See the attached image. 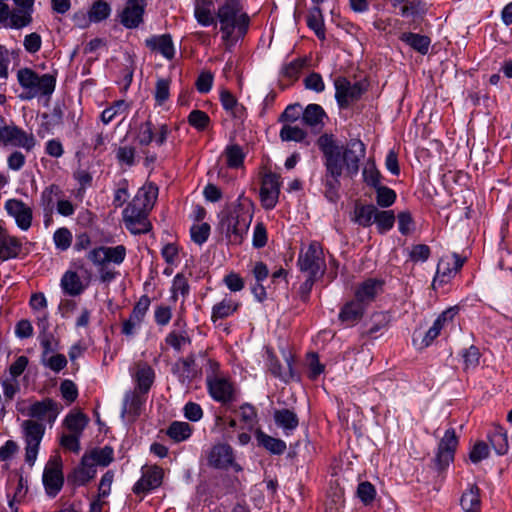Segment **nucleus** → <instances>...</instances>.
<instances>
[{"instance_id":"nucleus-1","label":"nucleus","mask_w":512,"mask_h":512,"mask_svg":"<svg viewBox=\"0 0 512 512\" xmlns=\"http://www.w3.org/2000/svg\"><path fill=\"white\" fill-rule=\"evenodd\" d=\"M323 155L325 174L322 178L324 195L332 203L340 197V177L354 178L360 168V162L366 155V146L358 138L350 139L345 146L340 145L333 134L324 133L316 142Z\"/></svg>"},{"instance_id":"nucleus-2","label":"nucleus","mask_w":512,"mask_h":512,"mask_svg":"<svg viewBox=\"0 0 512 512\" xmlns=\"http://www.w3.org/2000/svg\"><path fill=\"white\" fill-rule=\"evenodd\" d=\"M253 218L252 202L239 196L236 202L227 205L220 213V225L233 245L242 244Z\"/></svg>"},{"instance_id":"nucleus-3","label":"nucleus","mask_w":512,"mask_h":512,"mask_svg":"<svg viewBox=\"0 0 512 512\" xmlns=\"http://www.w3.org/2000/svg\"><path fill=\"white\" fill-rule=\"evenodd\" d=\"M222 39L227 45H234L248 31L250 18L242 12L239 0H226L217 11Z\"/></svg>"},{"instance_id":"nucleus-4","label":"nucleus","mask_w":512,"mask_h":512,"mask_svg":"<svg viewBox=\"0 0 512 512\" xmlns=\"http://www.w3.org/2000/svg\"><path fill=\"white\" fill-rule=\"evenodd\" d=\"M17 80L23 92L21 100H31L36 97H50L56 87V76L50 73L39 75L33 69L24 67L17 71Z\"/></svg>"},{"instance_id":"nucleus-5","label":"nucleus","mask_w":512,"mask_h":512,"mask_svg":"<svg viewBox=\"0 0 512 512\" xmlns=\"http://www.w3.org/2000/svg\"><path fill=\"white\" fill-rule=\"evenodd\" d=\"M297 265L302 272L321 278L326 270V263L321 245L313 241L309 244L308 248L299 253Z\"/></svg>"},{"instance_id":"nucleus-6","label":"nucleus","mask_w":512,"mask_h":512,"mask_svg":"<svg viewBox=\"0 0 512 512\" xmlns=\"http://www.w3.org/2000/svg\"><path fill=\"white\" fill-rule=\"evenodd\" d=\"M25 441V461L33 466L39 451L41 440L45 433V425L41 422L29 419L21 424Z\"/></svg>"},{"instance_id":"nucleus-7","label":"nucleus","mask_w":512,"mask_h":512,"mask_svg":"<svg viewBox=\"0 0 512 512\" xmlns=\"http://www.w3.org/2000/svg\"><path fill=\"white\" fill-rule=\"evenodd\" d=\"M335 98L340 108L346 109L352 103L358 101L366 92L367 87L361 81L351 83L345 77L335 79Z\"/></svg>"},{"instance_id":"nucleus-8","label":"nucleus","mask_w":512,"mask_h":512,"mask_svg":"<svg viewBox=\"0 0 512 512\" xmlns=\"http://www.w3.org/2000/svg\"><path fill=\"white\" fill-rule=\"evenodd\" d=\"M62 406L53 400L52 398L46 397L41 401H35L29 405L26 409L18 408V411L30 418L39 421H46L52 425L57 419Z\"/></svg>"},{"instance_id":"nucleus-9","label":"nucleus","mask_w":512,"mask_h":512,"mask_svg":"<svg viewBox=\"0 0 512 512\" xmlns=\"http://www.w3.org/2000/svg\"><path fill=\"white\" fill-rule=\"evenodd\" d=\"M43 484L49 496L55 497L63 487L64 476L60 457L50 459L43 471Z\"/></svg>"},{"instance_id":"nucleus-10","label":"nucleus","mask_w":512,"mask_h":512,"mask_svg":"<svg viewBox=\"0 0 512 512\" xmlns=\"http://www.w3.org/2000/svg\"><path fill=\"white\" fill-rule=\"evenodd\" d=\"M458 437L454 428L446 430L443 438L438 445V451L435 457V464L438 470L446 469L454 460V454L458 446Z\"/></svg>"},{"instance_id":"nucleus-11","label":"nucleus","mask_w":512,"mask_h":512,"mask_svg":"<svg viewBox=\"0 0 512 512\" xmlns=\"http://www.w3.org/2000/svg\"><path fill=\"white\" fill-rule=\"evenodd\" d=\"M207 463L215 469L226 470L230 467L235 468L237 471L241 469L234 461L233 448L226 443H218L208 451Z\"/></svg>"},{"instance_id":"nucleus-12","label":"nucleus","mask_w":512,"mask_h":512,"mask_svg":"<svg viewBox=\"0 0 512 512\" xmlns=\"http://www.w3.org/2000/svg\"><path fill=\"white\" fill-rule=\"evenodd\" d=\"M146 0H127L119 14L120 23L127 29L138 28L144 21Z\"/></svg>"},{"instance_id":"nucleus-13","label":"nucleus","mask_w":512,"mask_h":512,"mask_svg":"<svg viewBox=\"0 0 512 512\" xmlns=\"http://www.w3.org/2000/svg\"><path fill=\"white\" fill-rule=\"evenodd\" d=\"M280 176L276 173H266L261 182L260 199L265 209H273L280 194Z\"/></svg>"},{"instance_id":"nucleus-14","label":"nucleus","mask_w":512,"mask_h":512,"mask_svg":"<svg viewBox=\"0 0 512 512\" xmlns=\"http://www.w3.org/2000/svg\"><path fill=\"white\" fill-rule=\"evenodd\" d=\"M465 261L466 258L457 253H452L451 255L442 257L438 262L433 284L437 281H440V283H447L450 281V279L461 270Z\"/></svg>"},{"instance_id":"nucleus-15","label":"nucleus","mask_w":512,"mask_h":512,"mask_svg":"<svg viewBox=\"0 0 512 512\" xmlns=\"http://www.w3.org/2000/svg\"><path fill=\"white\" fill-rule=\"evenodd\" d=\"M0 144L20 147L26 151H31L36 145V140L32 133H27L25 130L12 123L0 138Z\"/></svg>"},{"instance_id":"nucleus-16","label":"nucleus","mask_w":512,"mask_h":512,"mask_svg":"<svg viewBox=\"0 0 512 512\" xmlns=\"http://www.w3.org/2000/svg\"><path fill=\"white\" fill-rule=\"evenodd\" d=\"M206 384L210 396L222 404L229 403L234 399V386L226 378L207 376Z\"/></svg>"},{"instance_id":"nucleus-17","label":"nucleus","mask_w":512,"mask_h":512,"mask_svg":"<svg viewBox=\"0 0 512 512\" xmlns=\"http://www.w3.org/2000/svg\"><path fill=\"white\" fill-rule=\"evenodd\" d=\"M383 286V280L368 278L356 287L354 299L367 308L383 292Z\"/></svg>"},{"instance_id":"nucleus-18","label":"nucleus","mask_w":512,"mask_h":512,"mask_svg":"<svg viewBox=\"0 0 512 512\" xmlns=\"http://www.w3.org/2000/svg\"><path fill=\"white\" fill-rule=\"evenodd\" d=\"M7 213L13 217L21 230H28L32 224V209L22 200L9 199L5 203Z\"/></svg>"},{"instance_id":"nucleus-19","label":"nucleus","mask_w":512,"mask_h":512,"mask_svg":"<svg viewBox=\"0 0 512 512\" xmlns=\"http://www.w3.org/2000/svg\"><path fill=\"white\" fill-rule=\"evenodd\" d=\"M164 471L159 466L149 467L142 477L134 484L133 492L137 495L145 494L158 488L162 484Z\"/></svg>"},{"instance_id":"nucleus-20","label":"nucleus","mask_w":512,"mask_h":512,"mask_svg":"<svg viewBox=\"0 0 512 512\" xmlns=\"http://www.w3.org/2000/svg\"><path fill=\"white\" fill-rule=\"evenodd\" d=\"M64 193L59 185L51 184L44 188L40 196V206L44 212V224L49 225L52 214L54 213L55 205L58 199L62 198Z\"/></svg>"},{"instance_id":"nucleus-21","label":"nucleus","mask_w":512,"mask_h":512,"mask_svg":"<svg viewBox=\"0 0 512 512\" xmlns=\"http://www.w3.org/2000/svg\"><path fill=\"white\" fill-rule=\"evenodd\" d=\"M89 286V279L82 280L74 270H67L61 277L60 287L65 295L80 296Z\"/></svg>"},{"instance_id":"nucleus-22","label":"nucleus","mask_w":512,"mask_h":512,"mask_svg":"<svg viewBox=\"0 0 512 512\" xmlns=\"http://www.w3.org/2000/svg\"><path fill=\"white\" fill-rule=\"evenodd\" d=\"M23 244L21 240L12 236L8 231L0 226V259L7 261L19 257Z\"/></svg>"},{"instance_id":"nucleus-23","label":"nucleus","mask_w":512,"mask_h":512,"mask_svg":"<svg viewBox=\"0 0 512 512\" xmlns=\"http://www.w3.org/2000/svg\"><path fill=\"white\" fill-rule=\"evenodd\" d=\"M96 467L84 455L77 467L68 475V482L75 486H84L96 475Z\"/></svg>"},{"instance_id":"nucleus-24","label":"nucleus","mask_w":512,"mask_h":512,"mask_svg":"<svg viewBox=\"0 0 512 512\" xmlns=\"http://www.w3.org/2000/svg\"><path fill=\"white\" fill-rule=\"evenodd\" d=\"M16 8L13 10L12 25L14 29H21L32 23L35 0H13Z\"/></svg>"},{"instance_id":"nucleus-25","label":"nucleus","mask_w":512,"mask_h":512,"mask_svg":"<svg viewBox=\"0 0 512 512\" xmlns=\"http://www.w3.org/2000/svg\"><path fill=\"white\" fill-rule=\"evenodd\" d=\"M173 373L182 384H190L198 375L194 355L179 359L173 366Z\"/></svg>"},{"instance_id":"nucleus-26","label":"nucleus","mask_w":512,"mask_h":512,"mask_svg":"<svg viewBox=\"0 0 512 512\" xmlns=\"http://www.w3.org/2000/svg\"><path fill=\"white\" fill-rule=\"evenodd\" d=\"M145 45L151 51L159 52L168 60H172L174 58L175 48L170 34L151 36L145 40Z\"/></svg>"},{"instance_id":"nucleus-27","label":"nucleus","mask_w":512,"mask_h":512,"mask_svg":"<svg viewBox=\"0 0 512 512\" xmlns=\"http://www.w3.org/2000/svg\"><path fill=\"white\" fill-rule=\"evenodd\" d=\"M285 366H283L276 357H270L269 359V371L274 377L281 379L288 383L295 379L297 376L293 370V357L289 354L285 356Z\"/></svg>"},{"instance_id":"nucleus-28","label":"nucleus","mask_w":512,"mask_h":512,"mask_svg":"<svg viewBox=\"0 0 512 512\" xmlns=\"http://www.w3.org/2000/svg\"><path fill=\"white\" fill-rule=\"evenodd\" d=\"M367 308L356 299L347 302L340 310L339 320L346 326H353L363 317Z\"/></svg>"},{"instance_id":"nucleus-29","label":"nucleus","mask_w":512,"mask_h":512,"mask_svg":"<svg viewBox=\"0 0 512 512\" xmlns=\"http://www.w3.org/2000/svg\"><path fill=\"white\" fill-rule=\"evenodd\" d=\"M488 440L498 455H504L507 453L509 448L508 437L507 432L503 427L494 425L488 432Z\"/></svg>"},{"instance_id":"nucleus-30","label":"nucleus","mask_w":512,"mask_h":512,"mask_svg":"<svg viewBox=\"0 0 512 512\" xmlns=\"http://www.w3.org/2000/svg\"><path fill=\"white\" fill-rule=\"evenodd\" d=\"M214 3L211 0H196L194 16L197 22L202 26L215 24L213 16Z\"/></svg>"},{"instance_id":"nucleus-31","label":"nucleus","mask_w":512,"mask_h":512,"mask_svg":"<svg viewBox=\"0 0 512 512\" xmlns=\"http://www.w3.org/2000/svg\"><path fill=\"white\" fill-rule=\"evenodd\" d=\"M460 505L464 512H481L480 489L477 485H472L466 490L460 499Z\"/></svg>"},{"instance_id":"nucleus-32","label":"nucleus","mask_w":512,"mask_h":512,"mask_svg":"<svg viewBox=\"0 0 512 512\" xmlns=\"http://www.w3.org/2000/svg\"><path fill=\"white\" fill-rule=\"evenodd\" d=\"M255 437L258 442V445L264 447L272 454L281 455L285 452L287 448L286 443L283 440L279 438H274L264 433L262 430H257L255 433Z\"/></svg>"},{"instance_id":"nucleus-33","label":"nucleus","mask_w":512,"mask_h":512,"mask_svg":"<svg viewBox=\"0 0 512 512\" xmlns=\"http://www.w3.org/2000/svg\"><path fill=\"white\" fill-rule=\"evenodd\" d=\"M324 117H326V112L318 104H309L302 112L303 122L318 130H321L324 125Z\"/></svg>"},{"instance_id":"nucleus-34","label":"nucleus","mask_w":512,"mask_h":512,"mask_svg":"<svg viewBox=\"0 0 512 512\" xmlns=\"http://www.w3.org/2000/svg\"><path fill=\"white\" fill-rule=\"evenodd\" d=\"M84 456L88 457L95 467L98 465L106 467L114 460V450L110 446L93 448L89 452L84 453Z\"/></svg>"},{"instance_id":"nucleus-35","label":"nucleus","mask_w":512,"mask_h":512,"mask_svg":"<svg viewBox=\"0 0 512 512\" xmlns=\"http://www.w3.org/2000/svg\"><path fill=\"white\" fill-rule=\"evenodd\" d=\"M400 40L423 55L428 53L431 43V40L428 36L412 32L402 33Z\"/></svg>"},{"instance_id":"nucleus-36","label":"nucleus","mask_w":512,"mask_h":512,"mask_svg":"<svg viewBox=\"0 0 512 512\" xmlns=\"http://www.w3.org/2000/svg\"><path fill=\"white\" fill-rule=\"evenodd\" d=\"M192 426L183 421H173L166 430V435L175 443L183 442L192 435Z\"/></svg>"},{"instance_id":"nucleus-37","label":"nucleus","mask_w":512,"mask_h":512,"mask_svg":"<svg viewBox=\"0 0 512 512\" xmlns=\"http://www.w3.org/2000/svg\"><path fill=\"white\" fill-rule=\"evenodd\" d=\"M376 212L377 208L372 204H357L352 220L362 227H369L374 223Z\"/></svg>"},{"instance_id":"nucleus-38","label":"nucleus","mask_w":512,"mask_h":512,"mask_svg":"<svg viewBox=\"0 0 512 512\" xmlns=\"http://www.w3.org/2000/svg\"><path fill=\"white\" fill-rule=\"evenodd\" d=\"M274 421L276 425L284 429L286 433L295 430L299 425V419L296 413L287 408L275 410Z\"/></svg>"},{"instance_id":"nucleus-39","label":"nucleus","mask_w":512,"mask_h":512,"mask_svg":"<svg viewBox=\"0 0 512 512\" xmlns=\"http://www.w3.org/2000/svg\"><path fill=\"white\" fill-rule=\"evenodd\" d=\"M240 304L231 298H224L219 303H216L212 308L211 320L217 322L219 319H224L232 315L239 308Z\"/></svg>"},{"instance_id":"nucleus-40","label":"nucleus","mask_w":512,"mask_h":512,"mask_svg":"<svg viewBox=\"0 0 512 512\" xmlns=\"http://www.w3.org/2000/svg\"><path fill=\"white\" fill-rule=\"evenodd\" d=\"M155 378L154 370L148 364L138 367L136 372L137 389L139 393L145 395L150 390Z\"/></svg>"},{"instance_id":"nucleus-41","label":"nucleus","mask_w":512,"mask_h":512,"mask_svg":"<svg viewBox=\"0 0 512 512\" xmlns=\"http://www.w3.org/2000/svg\"><path fill=\"white\" fill-rule=\"evenodd\" d=\"M306 22L320 40L325 39L324 19L320 5H315L310 9Z\"/></svg>"},{"instance_id":"nucleus-42","label":"nucleus","mask_w":512,"mask_h":512,"mask_svg":"<svg viewBox=\"0 0 512 512\" xmlns=\"http://www.w3.org/2000/svg\"><path fill=\"white\" fill-rule=\"evenodd\" d=\"M148 211L137 216H131L124 220L126 228L132 234H146L151 229V223L147 219Z\"/></svg>"},{"instance_id":"nucleus-43","label":"nucleus","mask_w":512,"mask_h":512,"mask_svg":"<svg viewBox=\"0 0 512 512\" xmlns=\"http://www.w3.org/2000/svg\"><path fill=\"white\" fill-rule=\"evenodd\" d=\"M227 167L231 169H238L243 167L245 160V153L242 147L238 144H230L224 150Z\"/></svg>"},{"instance_id":"nucleus-44","label":"nucleus","mask_w":512,"mask_h":512,"mask_svg":"<svg viewBox=\"0 0 512 512\" xmlns=\"http://www.w3.org/2000/svg\"><path fill=\"white\" fill-rule=\"evenodd\" d=\"M63 116H64L63 105L55 104L50 112H45L41 115V118H42L41 126L46 131H50L51 129L62 124Z\"/></svg>"},{"instance_id":"nucleus-45","label":"nucleus","mask_w":512,"mask_h":512,"mask_svg":"<svg viewBox=\"0 0 512 512\" xmlns=\"http://www.w3.org/2000/svg\"><path fill=\"white\" fill-rule=\"evenodd\" d=\"M88 421V417L82 412L69 413L65 417L64 425L71 433L82 435Z\"/></svg>"},{"instance_id":"nucleus-46","label":"nucleus","mask_w":512,"mask_h":512,"mask_svg":"<svg viewBox=\"0 0 512 512\" xmlns=\"http://www.w3.org/2000/svg\"><path fill=\"white\" fill-rule=\"evenodd\" d=\"M154 125L150 119L142 122L136 128L135 140L140 146H148L152 143L155 136Z\"/></svg>"},{"instance_id":"nucleus-47","label":"nucleus","mask_w":512,"mask_h":512,"mask_svg":"<svg viewBox=\"0 0 512 512\" xmlns=\"http://www.w3.org/2000/svg\"><path fill=\"white\" fill-rule=\"evenodd\" d=\"M307 63V57H299L294 59L291 62L283 65L281 74L283 77L295 81L299 78L301 71L307 66Z\"/></svg>"},{"instance_id":"nucleus-48","label":"nucleus","mask_w":512,"mask_h":512,"mask_svg":"<svg viewBox=\"0 0 512 512\" xmlns=\"http://www.w3.org/2000/svg\"><path fill=\"white\" fill-rule=\"evenodd\" d=\"M140 394L137 392L127 394L124 399L123 411L134 418L141 414L142 406L145 402V399Z\"/></svg>"},{"instance_id":"nucleus-49","label":"nucleus","mask_w":512,"mask_h":512,"mask_svg":"<svg viewBox=\"0 0 512 512\" xmlns=\"http://www.w3.org/2000/svg\"><path fill=\"white\" fill-rule=\"evenodd\" d=\"M374 223L379 233L384 234L390 231L395 223V214L392 210H378L375 215Z\"/></svg>"},{"instance_id":"nucleus-50","label":"nucleus","mask_w":512,"mask_h":512,"mask_svg":"<svg viewBox=\"0 0 512 512\" xmlns=\"http://www.w3.org/2000/svg\"><path fill=\"white\" fill-rule=\"evenodd\" d=\"M376 488L369 481H363L358 484L356 495L365 506H370L376 497Z\"/></svg>"},{"instance_id":"nucleus-51","label":"nucleus","mask_w":512,"mask_h":512,"mask_svg":"<svg viewBox=\"0 0 512 512\" xmlns=\"http://www.w3.org/2000/svg\"><path fill=\"white\" fill-rule=\"evenodd\" d=\"M376 191V203L382 208H388L392 206L396 201V192L383 185H379L374 188Z\"/></svg>"},{"instance_id":"nucleus-52","label":"nucleus","mask_w":512,"mask_h":512,"mask_svg":"<svg viewBox=\"0 0 512 512\" xmlns=\"http://www.w3.org/2000/svg\"><path fill=\"white\" fill-rule=\"evenodd\" d=\"M187 121L196 130L204 131L208 128L211 120L206 112L194 109L189 113Z\"/></svg>"},{"instance_id":"nucleus-53","label":"nucleus","mask_w":512,"mask_h":512,"mask_svg":"<svg viewBox=\"0 0 512 512\" xmlns=\"http://www.w3.org/2000/svg\"><path fill=\"white\" fill-rule=\"evenodd\" d=\"M279 136L284 142H303L307 137V133L297 126L284 125L280 130Z\"/></svg>"},{"instance_id":"nucleus-54","label":"nucleus","mask_w":512,"mask_h":512,"mask_svg":"<svg viewBox=\"0 0 512 512\" xmlns=\"http://www.w3.org/2000/svg\"><path fill=\"white\" fill-rule=\"evenodd\" d=\"M73 236L71 231L66 227L58 228L53 234V242L56 249L66 251L72 244Z\"/></svg>"},{"instance_id":"nucleus-55","label":"nucleus","mask_w":512,"mask_h":512,"mask_svg":"<svg viewBox=\"0 0 512 512\" xmlns=\"http://www.w3.org/2000/svg\"><path fill=\"white\" fill-rule=\"evenodd\" d=\"M110 13V5L103 0H98L94 2L89 10L90 19L92 20V22L95 23L107 19Z\"/></svg>"},{"instance_id":"nucleus-56","label":"nucleus","mask_w":512,"mask_h":512,"mask_svg":"<svg viewBox=\"0 0 512 512\" xmlns=\"http://www.w3.org/2000/svg\"><path fill=\"white\" fill-rule=\"evenodd\" d=\"M126 257V248L124 245H117L114 247H107L104 246V256L103 259L106 263H114V264H121Z\"/></svg>"},{"instance_id":"nucleus-57","label":"nucleus","mask_w":512,"mask_h":512,"mask_svg":"<svg viewBox=\"0 0 512 512\" xmlns=\"http://www.w3.org/2000/svg\"><path fill=\"white\" fill-rule=\"evenodd\" d=\"M165 342L176 351L180 352L185 344H190L191 339L186 331H171L165 338Z\"/></svg>"},{"instance_id":"nucleus-58","label":"nucleus","mask_w":512,"mask_h":512,"mask_svg":"<svg viewBox=\"0 0 512 512\" xmlns=\"http://www.w3.org/2000/svg\"><path fill=\"white\" fill-rule=\"evenodd\" d=\"M363 181L373 188L381 185V174L376 168L375 163L369 162L362 171Z\"/></svg>"},{"instance_id":"nucleus-59","label":"nucleus","mask_w":512,"mask_h":512,"mask_svg":"<svg viewBox=\"0 0 512 512\" xmlns=\"http://www.w3.org/2000/svg\"><path fill=\"white\" fill-rule=\"evenodd\" d=\"M158 195V188L152 184L148 187H144L138 191L134 198H140V203L145 205V208L149 211Z\"/></svg>"},{"instance_id":"nucleus-60","label":"nucleus","mask_w":512,"mask_h":512,"mask_svg":"<svg viewBox=\"0 0 512 512\" xmlns=\"http://www.w3.org/2000/svg\"><path fill=\"white\" fill-rule=\"evenodd\" d=\"M240 419L244 423V427L251 430L257 423V412L254 406L245 403L240 406Z\"/></svg>"},{"instance_id":"nucleus-61","label":"nucleus","mask_w":512,"mask_h":512,"mask_svg":"<svg viewBox=\"0 0 512 512\" xmlns=\"http://www.w3.org/2000/svg\"><path fill=\"white\" fill-rule=\"evenodd\" d=\"M189 291L190 286L186 277L181 273L176 274L171 287L172 299L176 301L178 293L183 297H186L189 294Z\"/></svg>"},{"instance_id":"nucleus-62","label":"nucleus","mask_w":512,"mask_h":512,"mask_svg":"<svg viewBox=\"0 0 512 512\" xmlns=\"http://www.w3.org/2000/svg\"><path fill=\"white\" fill-rule=\"evenodd\" d=\"M170 96V80L160 78L155 85L154 98L158 105H163Z\"/></svg>"},{"instance_id":"nucleus-63","label":"nucleus","mask_w":512,"mask_h":512,"mask_svg":"<svg viewBox=\"0 0 512 512\" xmlns=\"http://www.w3.org/2000/svg\"><path fill=\"white\" fill-rule=\"evenodd\" d=\"M126 109L124 100L115 101L110 107L103 110L101 113V121L104 124H109L118 115L122 114Z\"/></svg>"},{"instance_id":"nucleus-64","label":"nucleus","mask_w":512,"mask_h":512,"mask_svg":"<svg viewBox=\"0 0 512 512\" xmlns=\"http://www.w3.org/2000/svg\"><path fill=\"white\" fill-rule=\"evenodd\" d=\"M399 232L406 236L412 233L415 229L414 219L409 211L399 212L397 215Z\"/></svg>"}]
</instances>
